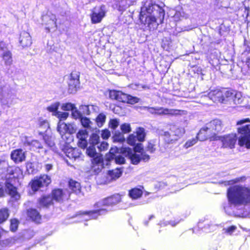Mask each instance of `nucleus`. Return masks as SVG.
Returning a JSON list of instances; mask_svg holds the SVG:
<instances>
[{
    "mask_svg": "<svg viewBox=\"0 0 250 250\" xmlns=\"http://www.w3.org/2000/svg\"><path fill=\"white\" fill-rule=\"evenodd\" d=\"M227 197L230 204L247 205L250 203V187L242 185L230 187L227 190Z\"/></svg>",
    "mask_w": 250,
    "mask_h": 250,
    "instance_id": "nucleus-1",
    "label": "nucleus"
},
{
    "mask_svg": "<svg viewBox=\"0 0 250 250\" xmlns=\"http://www.w3.org/2000/svg\"><path fill=\"white\" fill-rule=\"evenodd\" d=\"M148 13L147 15H142L140 16V19L142 23L150 26L157 22V25L163 22L164 16V10L160 8L158 5L152 4L148 5L146 8Z\"/></svg>",
    "mask_w": 250,
    "mask_h": 250,
    "instance_id": "nucleus-2",
    "label": "nucleus"
},
{
    "mask_svg": "<svg viewBox=\"0 0 250 250\" xmlns=\"http://www.w3.org/2000/svg\"><path fill=\"white\" fill-rule=\"evenodd\" d=\"M250 123V118H245L238 121L237 125H240L237 127L238 133L240 135L238 138V145L241 147L247 149L250 148V124L243 125V124Z\"/></svg>",
    "mask_w": 250,
    "mask_h": 250,
    "instance_id": "nucleus-3",
    "label": "nucleus"
},
{
    "mask_svg": "<svg viewBox=\"0 0 250 250\" xmlns=\"http://www.w3.org/2000/svg\"><path fill=\"white\" fill-rule=\"evenodd\" d=\"M168 131H165L162 134L165 139L169 143H172L178 140L185 133L186 130L184 127L177 125H170Z\"/></svg>",
    "mask_w": 250,
    "mask_h": 250,
    "instance_id": "nucleus-4",
    "label": "nucleus"
},
{
    "mask_svg": "<svg viewBox=\"0 0 250 250\" xmlns=\"http://www.w3.org/2000/svg\"><path fill=\"white\" fill-rule=\"evenodd\" d=\"M57 19L55 15L47 13L42 17V24L47 32H55L57 29Z\"/></svg>",
    "mask_w": 250,
    "mask_h": 250,
    "instance_id": "nucleus-5",
    "label": "nucleus"
},
{
    "mask_svg": "<svg viewBox=\"0 0 250 250\" xmlns=\"http://www.w3.org/2000/svg\"><path fill=\"white\" fill-rule=\"evenodd\" d=\"M208 129V135H211L214 140H218L217 134L223 129V125L222 122L218 120H213L207 123L205 126Z\"/></svg>",
    "mask_w": 250,
    "mask_h": 250,
    "instance_id": "nucleus-6",
    "label": "nucleus"
},
{
    "mask_svg": "<svg viewBox=\"0 0 250 250\" xmlns=\"http://www.w3.org/2000/svg\"><path fill=\"white\" fill-rule=\"evenodd\" d=\"M225 92L219 89L211 90L208 93V97L205 95H202L206 99H209L214 103H225L227 102L225 97Z\"/></svg>",
    "mask_w": 250,
    "mask_h": 250,
    "instance_id": "nucleus-7",
    "label": "nucleus"
},
{
    "mask_svg": "<svg viewBox=\"0 0 250 250\" xmlns=\"http://www.w3.org/2000/svg\"><path fill=\"white\" fill-rule=\"evenodd\" d=\"M51 182V178L46 175H43L36 178L31 183V187L34 191H37L39 188L48 186Z\"/></svg>",
    "mask_w": 250,
    "mask_h": 250,
    "instance_id": "nucleus-8",
    "label": "nucleus"
},
{
    "mask_svg": "<svg viewBox=\"0 0 250 250\" xmlns=\"http://www.w3.org/2000/svg\"><path fill=\"white\" fill-rule=\"evenodd\" d=\"M106 10L104 6L95 7L92 10L90 18L91 22L93 24L100 23L105 17Z\"/></svg>",
    "mask_w": 250,
    "mask_h": 250,
    "instance_id": "nucleus-9",
    "label": "nucleus"
},
{
    "mask_svg": "<svg viewBox=\"0 0 250 250\" xmlns=\"http://www.w3.org/2000/svg\"><path fill=\"white\" fill-rule=\"evenodd\" d=\"M237 137L235 133H231L218 137V140L221 141L224 147L232 148L234 147Z\"/></svg>",
    "mask_w": 250,
    "mask_h": 250,
    "instance_id": "nucleus-10",
    "label": "nucleus"
},
{
    "mask_svg": "<svg viewBox=\"0 0 250 250\" xmlns=\"http://www.w3.org/2000/svg\"><path fill=\"white\" fill-rule=\"evenodd\" d=\"M106 212L105 208H101L96 211H91L80 213L77 216L82 220H88L90 218L96 219L101 214H104Z\"/></svg>",
    "mask_w": 250,
    "mask_h": 250,
    "instance_id": "nucleus-11",
    "label": "nucleus"
},
{
    "mask_svg": "<svg viewBox=\"0 0 250 250\" xmlns=\"http://www.w3.org/2000/svg\"><path fill=\"white\" fill-rule=\"evenodd\" d=\"M121 200V196L119 194H116L99 201L97 203V205L99 208L112 206L119 203Z\"/></svg>",
    "mask_w": 250,
    "mask_h": 250,
    "instance_id": "nucleus-12",
    "label": "nucleus"
},
{
    "mask_svg": "<svg viewBox=\"0 0 250 250\" xmlns=\"http://www.w3.org/2000/svg\"><path fill=\"white\" fill-rule=\"evenodd\" d=\"M225 97L226 101L232 100L234 104H240L243 101L242 93L233 90L226 91Z\"/></svg>",
    "mask_w": 250,
    "mask_h": 250,
    "instance_id": "nucleus-13",
    "label": "nucleus"
},
{
    "mask_svg": "<svg viewBox=\"0 0 250 250\" xmlns=\"http://www.w3.org/2000/svg\"><path fill=\"white\" fill-rule=\"evenodd\" d=\"M122 152L125 156L129 158L131 163L134 165L138 164L141 160L140 154L133 152L129 147L123 148Z\"/></svg>",
    "mask_w": 250,
    "mask_h": 250,
    "instance_id": "nucleus-14",
    "label": "nucleus"
},
{
    "mask_svg": "<svg viewBox=\"0 0 250 250\" xmlns=\"http://www.w3.org/2000/svg\"><path fill=\"white\" fill-rule=\"evenodd\" d=\"M69 195L70 192H68L66 189H55L52 193V196L53 199L58 202L67 199Z\"/></svg>",
    "mask_w": 250,
    "mask_h": 250,
    "instance_id": "nucleus-15",
    "label": "nucleus"
},
{
    "mask_svg": "<svg viewBox=\"0 0 250 250\" xmlns=\"http://www.w3.org/2000/svg\"><path fill=\"white\" fill-rule=\"evenodd\" d=\"M10 157L15 163H21L25 160V152L21 149H16L11 152Z\"/></svg>",
    "mask_w": 250,
    "mask_h": 250,
    "instance_id": "nucleus-16",
    "label": "nucleus"
},
{
    "mask_svg": "<svg viewBox=\"0 0 250 250\" xmlns=\"http://www.w3.org/2000/svg\"><path fill=\"white\" fill-rule=\"evenodd\" d=\"M179 113L180 111L176 109L165 108L162 107H157V115H177L180 114Z\"/></svg>",
    "mask_w": 250,
    "mask_h": 250,
    "instance_id": "nucleus-17",
    "label": "nucleus"
},
{
    "mask_svg": "<svg viewBox=\"0 0 250 250\" xmlns=\"http://www.w3.org/2000/svg\"><path fill=\"white\" fill-rule=\"evenodd\" d=\"M20 42L23 47L30 46L32 42L30 34L25 31L21 32L20 38Z\"/></svg>",
    "mask_w": 250,
    "mask_h": 250,
    "instance_id": "nucleus-18",
    "label": "nucleus"
},
{
    "mask_svg": "<svg viewBox=\"0 0 250 250\" xmlns=\"http://www.w3.org/2000/svg\"><path fill=\"white\" fill-rule=\"evenodd\" d=\"M6 187L7 191L13 200L17 201L20 198V195L17 192L16 188L12 184L7 183Z\"/></svg>",
    "mask_w": 250,
    "mask_h": 250,
    "instance_id": "nucleus-19",
    "label": "nucleus"
},
{
    "mask_svg": "<svg viewBox=\"0 0 250 250\" xmlns=\"http://www.w3.org/2000/svg\"><path fill=\"white\" fill-rule=\"evenodd\" d=\"M86 154L92 158H94L93 160L95 162H99L101 160V156L98 153H97L96 151L95 147L94 146H89L87 149L86 151Z\"/></svg>",
    "mask_w": 250,
    "mask_h": 250,
    "instance_id": "nucleus-20",
    "label": "nucleus"
},
{
    "mask_svg": "<svg viewBox=\"0 0 250 250\" xmlns=\"http://www.w3.org/2000/svg\"><path fill=\"white\" fill-rule=\"evenodd\" d=\"M69 189L71 192L78 194L81 192V186L79 182L70 180L69 182Z\"/></svg>",
    "mask_w": 250,
    "mask_h": 250,
    "instance_id": "nucleus-21",
    "label": "nucleus"
},
{
    "mask_svg": "<svg viewBox=\"0 0 250 250\" xmlns=\"http://www.w3.org/2000/svg\"><path fill=\"white\" fill-rule=\"evenodd\" d=\"M208 138L212 139L214 140L211 135H208V129H206V127L204 126L200 129V131L198 133L196 139L199 141H203L206 140Z\"/></svg>",
    "mask_w": 250,
    "mask_h": 250,
    "instance_id": "nucleus-22",
    "label": "nucleus"
},
{
    "mask_svg": "<svg viewBox=\"0 0 250 250\" xmlns=\"http://www.w3.org/2000/svg\"><path fill=\"white\" fill-rule=\"evenodd\" d=\"M125 93L120 91H116L114 90L109 91V97L112 99H115L122 102L125 101Z\"/></svg>",
    "mask_w": 250,
    "mask_h": 250,
    "instance_id": "nucleus-23",
    "label": "nucleus"
},
{
    "mask_svg": "<svg viewBox=\"0 0 250 250\" xmlns=\"http://www.w3.org/2000/svg\"><path fill=\"white\" fill-rule=\"evenodd\" d=\"M25 146H29L31 149L35 150L36 149H40L42 148V145L37 140H30L26 139L24 142Z\"/></svg>",
    "mask_w": 250,
    "mask_h": 250,
    "instance_id": "nucleus-24",
    "label": "nucleus"
},
{
    "mask_svg": "<svg viewBox=\"0 0 250 250\" xmlns=\"http://www.w3.org/2000/svg\"><path fill=\"white\" fill-rule=\"evenodd\" d=\"M53 197L50 195L43 196L39 200L40 207H47L53 204Z\"/></svg>",
    "mask_w": 250,
    "mask_h": 250,
    "instance_id": "nucleus-25",
    "label": "nucleus"
},
{
    "mask_svg": "<svg viewBox=\"0 0 250 250\" xmlns=\"http://www.w3.org/2000/svg\"><path fill=\"white\" fill-rule=\"evenodd\" d=\"M28 216L37 223H39L41 219L39 213L34 209H30L28 211Z\"/></svg>",
    "mask_w": 250,
    "mask_h": 250,
    "instance_id": "nucleus-26",
    "label": "nucleus"
},
{
    "mask_svg": "<svg viewBox=\"0 0 250 250\" xmlns=\"http://www.w3.org/2000/svg\"><path fill=\"white\" fill-rule=\"evenodd\" d=\"M7 172L10 175H13V178H18L20 175H22L21 169L18 167H9L7 168Z\"/></svg>",
    "mask_w": 250,
    "mask_h": 250,
    "instance_id": "nucleus-27",
    "label": "nucleus"
},
{
    "mask_svg": "<svg viewBox=\"0 0 250 250\" xmlns=\"http://www.w3.org/2000/svg\"><path fill=\"white\" fill-rule=\"evenodd\" d=\"M123 170L121 168H117L108 172V176L111 180H115L121 176Z\"/></svg>",
    "mask_w": 250,
    "mask_h": 250,
    "instance_id": "nucleus-28",
    "label": "nucleus"
},
{
    "mask_svg": "<svg viewBox=\"0 0 250 250\" xmlns=\"http://www.w3.org/2000/svg\"><path fill=\"white\" fill-rule=\"evenodd\" d=\"M80 87V82L69 80L68 82V92L70 93H75Z\"/></svg>",
    "mask_w": 250,
    "mask_h": 250,
    "instance_id": "nucleus-29",
    "label": "nucleus"
},
{
    "mask_svg": "<svg viewBox=\"0 0 250 250\" xmlns=\"http://www.w3.org/2000/svg\"><path fill=\"white\" fill-rule=\"evenodd\" d=\"M9 216V211L7 208H2L0 209V223L5 222Z\"/></svg>",
    "mask_w": 250,
    "mask_h": 250,
    "instance_id": "nucleus-30",
    "label": "nucleus"
},
{
    "mask_svg": "<svg viewBox=\"0 0 250 250\" xmlns=\"http://www.w3.org/2000/svg\"><path fill=\"white\" fill-rule=\"evenodd\" d=\"M118 155V149L117 147H112L108 154H106V158L108 161H111L114 159V157Z\"/></svg>",
    "mask_w": 250,
    "mask_h": 250,
    "instance_id": "nucleus-31",
    "label": "nucleus"
},
{
    "mask_svg": "<svg viewBox=\"0 0 250 250\" xmlns=\"http://www.w3.org/2000/svg\"><path fill=\"white\" fill-rule=\"evenodd\" d=\"M43 139L46 145L50 147L53 151H55V143L54 139L51 136L45 135L43 136Z\"/></svg>",
    "mask_w": 250,
    "mask_h": 250,
    "instance_id": "nucleus-32",
    "label": "nucleus"
},
{
    "mask_svg": "<svg viewBox=\"0 0 250 250\" xmlns=\"http://www.w3.org/2000/svg\"><path fill=\"white\" fill-rule=\"evenodd\" d=\"M57 130L61 135H64L67 132V124L59 121L58 124Z\"/></svg>",
    "mask_w": 250,
    "mask_h": 250,
    "instance_id": "nucleus-33",
    "label": "nucleus"
},
{
    "mask_svg": "<svg viewBox=\"0 0 250 250\" xmlns=\"http://www.w3.org/2000/svg\"><path fill=\"white\" fill-rule=\"evenodd\" d=\"M136 133L138 140L140 142L144 141L146 136V133L145 132L144 128L143 127H139L137 128Z\"/></svg>",
    "mask_w": 250,
    "mask_h": 250,
    "instance_id": "nucleus-34",
    "label": "nucleus"
},
{
    "mask_svg": "<svg viewBox=\"0 0 250 250\" xmlns=\"http://www.w3.org/2000/svg\"><path fill=\"white\" fill-rule=\"evenodd\" d=\"M143 192L139 188H133L129 191V195L133 199H137L141 196Z\"/></svg>",
    "mask_w": 250,
    "mask_h": 250,
    "instance_id": "nucleus-35",
    "label": "nucleus"
},
{
    "mask_svg": "<svg viewBox=\"0 0 250 250\" xmlns=\"http://www.w3.org/2000/svg\"><path fill=\"white\" fill-rule=\"evenodd\" d=\"M102 158H101V160L98 162H95L94 160L93 161V166L92 167V170L95 173H98L103 168L102 166Z\"/></svg>",
    "mask_w": 250,
    "mask_h": 250,
    "instance_id": "nucleus-36",
    "label": "nucleus"
},
{
    "mask_svg": "<svg viewBox=\"0 0 250 250\" xmlns=\"http://www.w3.org/2000/svg\"><path fill=\"white\" fill-rule=\"evenodd\" d=\"M125 101H122V102L128 103L130 104H134L137 103L139 101V99L136 97H132L129 95L125 94Z\"/></svg>",
    "mask_w": 250,
    "mask_h": 250,
    "instance_id": "nucleus-37",
    "label": "nucleus"
},
{
    "mask_svg": "<svg viewBox=\"0 0 250 250\" xmlns=\"http://www.w3.org/2000/svg\"><path fill=\"white\" fill-rule=\"evenodd\" d=\"M244 178H237L233 180H229V181H225L219 182L220 184L224 185L225 186H227L228 185H232L235 183H238L241 181H242Z\"/></svg>",
    "mask_w": 250,
    "mask_h": 250,
    "instance_id": "nucleus-38",
    "label": "nucleus"
},
{
    "mask_svg": "<svg viewBox=\"0 0 250 250\" xmlns=\"http://www.w3.org/2000/svg\"><path fill=\"white\" fill-rule=\"evenodd\" d=\"M106 116L103 114H100L96 118V121L97 125L99 127H101L105 121Z\"/></svg>",
    "mask_w": 250,
    "mask_h": 250,
    "instance_id": "nucleus-39",
    "label": "nucleus"
},
{
    "mask_svg": "<svg viewBox=\"0 0 250 250\" xmlns=\"http://www.w3.org/2000/svg\"><path fill=\"white\" fill-rule=\"evenodd\" d=\"M60 106V103L56 102L51 104L50 106L47 107V110L49 112H52V114L54 115V114L58 112V109Z\"/></svg>",
    "mask_w": 250,
    "mask_h": 250,
    "instance_id": "nucleus-40",
    "label": "nucleus"
},
{
    "mask_svg": "<svg viewBox=\"0 0 250 250\" xmlns=\"http://www.w3.org/2000/svg\"><path fill=\"white\" fill-rule=\"evenodd\" d=\"M79 140H86L88 137V132L86 130H80L77 134Z\"/></svg>",
    "mask_w": 250,
    "mask_h": 250,
    "instance_id": "nucleus-41",
    "label": "nucleus"
},
{
    "mask_svg": "<svg viewBox=\"0 0 250 250\" xmlns=\"http://www.w3.org/2000/svg\"><path fill=\"white\" fill-rule=\"evenodd\" d=\"M99 136L96 133H93L90 137L89 143L92 146H95L99 143Z\"/></svg>",
    "mask_w": 250,
    "mask_h": 250,
    "instance_id": "nucleus-42",
    "label": "nucleus"
},
{
    "mask_svg": "<svg viewBox=\"0 0 250 250\" xmlns=\"http://www.w3.org/2000/svg\"><path fill=\"white\" fill-rule=\"evenodd\" d=\"M79 77V72L76 71H73L71 73L70 75L69 80L72 81H75L77 83V82H80Z\"/></svg>",
    "mask_w": 250,
    "mask_h": 250,
    "instance_id": "nucleus-43",
    "label": "nucleus"
},
{
    "mask_svg": "<svg viewBox=\"0 0 250 250\" xmlns=\"http://www.w3.org/2000/svg\"><path fill=\"white\" fill-rule=\"evenodd\" d=\"M3 58L6 64L10 65L12 62L11 54L9 51H6L3 55Z\"/></svg>",
    "mask_w": 250,
    "mask_h": 250,
    "instance_id": "nucleus-44",
    "label": "nucleus"
},
{
    "mask_svg": "<svg viewBox=\"0 0 250 250\" xmlns=\"http://www.w3.org/2000/svg\"><path fill=\"white\" fill-rule=\"evenodd\" d=\"M74 108H75V105L70 103L62 104L61 106V109L64 111H72Z\"/></svg>",
    "mask_w": 250,
    "mask_h": 250,
    "instance_id": "nucleus-45",
    "label": "nucleus"
},
{
    "mask_svg": "<svg viewBox=\"0 0 250 250\" xmlns=\"http://www.w3.org/2000/svg\"><path fill=\"white\" fill-rule=\"evenodd\" d=\"M54 115L56 116L60 119V121L62 120H66L69 116V113L67 112H62L60 111H58L56 113L54 114Z\"/></svg>",
    "mask_w": 250,
    "mask_h": 250,
    "instance_id": "nucleus-46",
    "label": "nucleus"
},
{
    "mask_svg": "<svg viewBox=\"0 0 250 250\" xmlns=\"http://www.w3.org/2000/svg\"><path fill=\"white\" fill-rule=\"evenodd\" d=\"M120 128L124 133H128L131 131L130 125L128 123H124L121 125Z\"/></svg>",
    "mask_w": 250,
    "mask_h": 250,
    "instance_id": "nucleus-47",
    "label": "nucleus"
},
{
    "mask_svg": "<svg viewBox=\"0 0 250 250\" xmlns=\"http://www.w3.org/2000/svg\"><path fill=\"white\" fill-rule=\"evenodd\" d=\"M81 122L82 125L85 128H89L91 126V125L92 124V122L90 121V120L86 117H82L81 118Z\"/></svg>",
    "mask_w": 250,
    "mask_h": 250,
    "instance_id": "nucleus-48",
    "label": "nucleus"
},
{
    "mask_svg": "<svg viewBox=\"0 0 250 250\" xmlns=\"http://www.w3.org/2000/svg\"><path fill=\"white\" fill-rule=\"evenodd\" d=\"M39 125L41 127L46 130L49 128V123L46 120L40 119L39 121Z\"/></svg>",
    "mask_w": 250,
    "mask_h": 250,
    "instance_id": "nucleus-49",
    "label": "nucleus"
},
{
    "mask_svg": "<svg viewBox=\"0 0 250 250\" xmlns=\"http://www.w3.org/2000/svg\"><path fill=\"white\" fill-rule=\"evenodd\" d=\"M10 229L12 231H15L18 226V221L15 219L11 220Z\"/></svg>",
    "mask_w": 250,
    "mask_h": 250,
    "instance_id": "nucleus-50",
    "label": "nucleus"
},
{
    "mask_svg": "<svg viewBox=\"0 0 250 250\" xmlns=\"http://www.w3.org/2000/svg\"><path fill=\"white\" fill-rule=\"evenodd\" d=\"M76 131V126L73 124H67V132L69 134H73Z\"/></svg>",
    "mask_w": 250,
    "mask_h": 250,
    "instance_id": "nucleus-51",
    "label": "nucleus"
},
{
    "mask_svg": "<svg viewBox=\"0 0 250 250\" xmlns=\"http://www.w3.org/2000/svg\"><path fill=\"white\" fill-rule=\"evenodd\" d=\"M136 136L133 134L129 135L127 140V143L131 146H134L136 143Z\"/></svg>",
    "mask_w": 250,
    "mask_h": 250,
    "instance_id": "nucleus-52",
    "label": "nucleus"
},
{
    "mask_svg": "<svg viewBox=\"0 0 250 250\" xmlns=\"http://www.w3.org/2000/svg\"><path fill=\"white\" fill-rule=\"evenodd\" d=\"M71 115L75 119H81L82 117L81 112L77 110L76 108L72 110Z\"/></svg>",
    "mask_w": 250,
    "mask_h": 250,
    "instance_id": "nucleus-53",
    "label": "nucleus"
},
{
    "mask_svg": "<svg viewBox=\"0 0 250 250\" xmlns=\"http://www.w3.org/2000/svg\"><path fill=\"white\" fill-rule=\"evenodd\" d=\"M197 142V140L196 138H194L191 140H188L184 145V147L186 148H188V147L193 146Z\"/></svg>",
    "mask_w": 250,
    "mask_h": 250,
    "instance_id": "nucleus-54",
    "label": "nucleus"
},
{
    "mask_svg": "<svg viewBox=\"0 0 250 250\" xmlns=\"http://www.w3.org/2000/svg\"><path fill=\"white\" fill-rule=\"evenodd\" d=\"M119 125V121L117 119H112L109 122V127L113 129L118 127Z\"/></svg>",
    "mask_w": 250,
    "mask_h": 250,
    "instance_id": "nucleus-55",
    "label": "nucleus"
},
{
    "mask_svg": "<svg viewBox=\"0 0 250 250\" xmlns=\"http://www.w3.org/2000/svg\"><path fill=\"white\" fill-rule=\"evenodd\" d=\"M133 152H134L136 153L141 154L143 151V147L141 144H137L134 148V150H132Z\"/></svg>",
    "mask_w": 250,
    "mask_h": 250,
    "instance_id": "nucleus-56",
    "label": "nucleus"
},
{
    "mask_svg": "<svg viewBox=\"0 0 250 250\" xmlns=\"http://www.w3.org/2000/svg\"><path fill=\"white\" fill-rule=\"evenodd\" d=\"M114 159L115 160V163L118 164H123L125 162L124 157L120 155H117L116 157H114Z\"/></svg>",
    "mask_w": 250,
    "mask_h": 250,
    "instance_id": "nucleus-57",
    "label": "nucleus"
},
{
    "mask_svg": "<svg viewBox=\"0 0 250 250\" xmlns=\"http://www.w3.org/2000/svg\"><path fill=\"white\" fill-rule=\"evenodd\" d=\"M114 141L122 142L125 140L124 135L121 133H119L118 135H115L114 137Z\"/></svg>",
    "mask_w": 250,
    "mask_h": 250,
    "instance_id": "nucleus-58",
    "label": "nucleus"
},
{
    "mask_svg": "<svg viewBox=\"0 0 250 250\" xmlns=\"http://www.w3.org/2000/svg\"><path fill=\"white\" fill-rule=\"evenodd\" d=\"M236 229V227L234 226H230L227 229H224V230L226 233L231 235Z\"/></svg>",
    "mask_w": 250,
    "mask_h": 250,
    "instance_id": "nucleus-59",
    "label": "nucleus"
},
{
    "mask_svg": "<svg viewBox=\"0 0 250 250\" xmlns=\"http://www.w3.org/2000/svg\"><path fill=\"white\" fill-rule=\"evenodd\" d=\"M108 146V144L106 142L104 141L101 143L100 145L98 146V147L100 150L104 151L107 149Z\"/></svg>",
    "mask_w": 250,
    "mask_h": 250,
    "instance_id": "nucleus-60",
    "label": "nucleus"
},
{
    "mask_svg": "<svg viewBox=\"0 0 250 250\" xmlns=\"http://www.w3.org/2000/svg\"><path fill=\"white\" fill-rule=\"evenodd\" d=\"M78 145L79 147H81L82 148L84 149L87 145L86 139L79 140Z\"/></svg>",
    "mask_w": 250,
    "mask_h": 250,
    "instance_id": "nucleus-61",
    "label": "nucleus"
},
{
    "mask_svg": "<svg viewBox=\"0 0 250 250\" xmlns=\"http://www.w3.org/2000/svg\"><path fill=\"white\" fill-rule=\"evenodd\" d=\"M71 151H73V158L76 159L80 156L81 152L78 149L71 148Z\"/></svg>",
    "mask_w": 250,
    "mask_h": 250,
    "instance_id": "nucleus-62",
    "label": "nucleus"
},
{
    "mask_svg": "<svg viewBox=\"0 0 250 250\" xmlns=\"http://www.w3.org/2000/svg\"><path fill=\"white\" fill-rule=\"evenodd\" d=\"M144 108L152 114H156L157 107H153L145 106V107H144Z\"/></svg>",
    "mask_w": 250,
    "mask_h": 250,
    "instance_id": "nucleus-63",
    "label": "nucleus"
},
{
    "mask_svg": "<svg viewBox=\"0 0 250 250\" xmlns=\"http://www.w3.org/2000/svg\"><path fill=\"white\" fill-rule=\"evenodd\" d=\"M110 133L108 130H104L102 132L101 136L104 139H106L109 138Z\"/></svg>",
    "mask_w": 250,
    "mask_h": 250,
    "instance_id": "nucleus-64",
    "label": "nucleus"
}]
</instances>
